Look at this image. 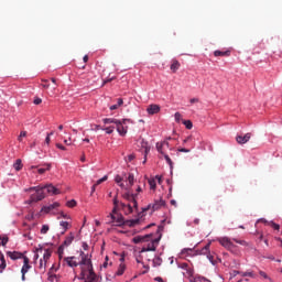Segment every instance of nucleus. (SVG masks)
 <instances>
[{
    "label": "nucleus",
    "mask_w": 282,
    "mask_h": 282,
    "mask_svg": "<svg viewBox=\"0 0 282 282\" xmlns=\"http://www.w3.org/2000/svg\"><path fill=\"white\" fill-rule=\"evenodd\" d=\"M150 151H151V148H149V147H147V148L144 149V160H143V164H147V155H149Z\"/></svg>",
    "instance_id": "obj_39"
},
{
    "label": "nucleus",
    "mask_w": 282,
    "mask_h": 282,
    "mask_svg": "<svg viewBox=\"0 0 282 282\" xmlns=\"http://www.w3.org/2000/svg\"><path fill=\"white\" fill-rule=\"evenodd\" d=\"M237 274H240V275H241V272H240V271H237V270L232 271V276H237Z\"/></svg>",
    "instance_id": "obj_59"
},
{
    "label": "nucleus",
    "mask_w": 282,
    "mask_h": 282,
    "mask_svg": "<svg viewBox=\"0 0 282 282\" xmlns=\"http://www.w3.org/2000/svg\"><path fill=\"white\" fill-rule=\"evenodd\" d=\"M250 138H252L251 133H246L245 135H237L236 142H238V144H246L247 142H250Z\"/></svg>",
    "instance_id": "obj_11"
},
{
    "label": "nucleus",
    "mask_w": 282,
    "mask_h": 282,
    "mask_svg": "<svg viewBox=\"0 0 282 282\" xmlns=\"http://www.w3.org/2000/svg\"><path fill=\"white\" fill-rule=\"evenodd\" d=\"M122 197L123 199H127L128 202L132 203V205L131 204L126 205L121 203V206L126 208L124 209L126 215H131V213H133V208H138V200H137L138 194L126 193L122 195Z\"/></svg>",
    "instance_id": "obj_3"
},
{
    "label": "nucleus",
    "mask_w": 282,
    "mask_h": 282,
    "mask_svg": "<svg viewBox=\"0 0 282 282\" xmlns=\"http://www.w3.org/2000/svg\"><path fill=\"white\" fill-rule=\"evenodd\" d=\"M25 135H28L26 131H21L20 135L18 137L19 142H23V138H25Z\"/></svg>",
    "instance_id": "obj_40"
},
{
    "label": "nucleus",
    "mask_w": 282,
    "mask_h": 282,
    "mask_svg": "<svg viewBox=\"0 0 282 282\" xmlns=\"http://www.w3.org/2000/svg\"><path fill=\"white\" fill-rule=\"evenodd\" d=\"M207 259L213 263V256H210V253L207 254Z\"/></svg>",
    "instance_id": "obj_64"
},
{
    "label": "nucleus",
    "mask_w": 282,
    "mask_h": 282,
    "mask_svg": "<svg viewBox=\"0 0 282 282\" xmlns=\"http://www.w3.org/2000/svg\"><path fill=\"white\" fill-rule=\"evenodd\" d=\"M59 226H62V228H64V231L62 232V235H65V232H67V230L69 229V223H67V221H61Z\"/></svg>",
    "instance_id": "obj_31"
},
{
    "label": "nucleus",
    "mask_w": 282,
    "mask_h": 282,
    "mask_svg": "<svg viewBox=\"0 0 282 282\" xmlns=\"http://www.w3.org/2000/svg\"><path fill=\"white\" fill-rule=\"evenodd\" d=\"M160 239H162V236L155 239L151 237L145 239L140 253L143 254V252H155V250H158V247L160 246Z\"/></svg>",
    "instance_id": "obj_4"
},
{
    "label": "nucleus",
    "mask_w": 282,
    "mask_h": 282,
    "mask_svg": "<svg viewBox=\"0 0 282 282\" xmlns=\"http://www.w3.org/2000/svg\"><path fill=\"white\" fill-rule=\"evenodd\" d=\"M241 276H250V279H257V275L252 271L241 272Z\"/></svg>",
    "instance_id": "obj_30"
},
{
    "label": "nucleus",
    "mask_w": 282,
    "mask_h": 282,
    "mask_svg": "<svg viewBox=\"0 0 282 282\" xmlns=\"http://www.w3.org/2000/svg\"><path fill=\"white\" fill-rule=\"evenodd\" d=\"M174 118H175L176 122H181L182 121V113L175 112Z\"/></svg>",
    "instance_id": "obj_47"
},
{
    "label": "nucleus",
    "mask_w": 282,
    "mask_h": 282,
    "mask_svg": "<svg viewBox=\"0 0 282 282\" xmlns=\"http://www.w3.org/2000/svg\"><path fill=\"white\" fill-rule=\"evenodd\" d=\"M43 166H44V167H40V169L37 170V173H39L40 175H43V173H45L46 171H51V169H52V164H50V163H45V164H43Z\"/></svg>",
    "instance_id": "obj_20"
},
{
    "label": "nucleus",
    "mask_w": 282,
    "mask_h": 282,
    "mask_svg": "<svg viewBox=\"0 0 282 282\" xmlns=\"http://www.w3.org/2000/svg\"><path fill=\"white\" fill-rule=\"evenodd\" d=\"M44 191L48 195H61V191L58 189V187L52 184L44 185Z\"/></svg>",
    "instance_id": "obj_10"
},
{
    "label": "nucleus",
    "mask_w": 282,
    "mask_h": 282,
    "mask_svg": "<svg viewBox=\"0 0 282 282\" xmlns=\"http://www.w3.org/2000/svg\"><path fill=\"white\" fill-rule=\"evenodd\" d=\"M178 268H182V270H187V272L191 274V268H188V263H181Z\"/></svg>",
    "instance_id": "obj_38"
},
{
    "label": "nucleus",
    "mask_w": 282,
    "mask_h": 282,
    "mask_svg": "<svg viewBox=\"0 0 282 282\" xmlns=\"http://www.w3.org/2000/svg\"><path fill=\"white\" fill-rule=\"evenodd\" d=\"M73 241H74V235L70 232L69 236L66 237V239L64 240L63 245L59 246L58 248L59 257L63 253V250H65V247L72 246Z\"/></svg>",
    "instance_id": "obj_9"
},
{
    "label": "nucleus",
    "mask_w": 282,
    "mask_h": 282,
    "mask_svg": "<svg viewBox=\"0 0 282 282\" xmlns=\"http://www.w3.org/2000/svg\"><path fill=\"white\" fill-rule=\"evenodd\" d=\"M56 148L61 149V151H67V149L65 148V145L61 144V143H56Z\"/></svg>",
    "instance_id": "obj_53"
},
{
    "label": "nucleus",
    "mask_w": 282,
    "mask_h": 282,
    "mask_svg": "<svg viewBox=\"0 0 282 282\" xmlns=\"http://www.w3.org/2000/svg\"><path fill=\"white\" fill-rule=\"evenodd\" d=\"M166 205V202L164 199L155 200V203L152 205V210H160L163 206Z\"/></svg>",
    "instance_id": "obj_17"
},
{
    "label": "nucleus",
    "mask_w": 282,
    "mask_h": 282,
    "mask_svg": "<svg viewBox=\"0 0 282 282\" xmlns=\"http://www.w3.org/2000/svg\"><path fill=\"white\" fill-rule=\"evenodd\" d=\"M42 83H44V84H42V87H44V89H50V85L46 84L47 79H42Z\"/></svg>",
    "instance_id": "obj_51"
},
{
    "label": "nucleus",
    "mask_w": 282,
    "mask_h": 282,
    "mask_svg": "<svg viewBox=\"0 0 282 282\" xmlns=\"http://www.w3.org/2000/svg\"><path fill=\"white\" fill-rule=\"evenodd\" d=\"M127 122H131L130 119H122V120H118L116 123V129L119 133V135H127V131H129V127H127Z\"/></svg>",
    "instance_id": "obj_6"
},
{
    "label": "nucleus",
    "mask_w": 282,
    "mask_h": 282,
    "mask_svg": "<svg viewBox=\"0 0 282 282\" xmlns=\"http://www.w3.org/2000/svg\"><path fill=\"white\" fill-rule=\"evenodd\" d=\"M108 219H110L108 224H113L115 226H129V228H133L140 224V219L124 220V217L119 214H109Z\"/></svg>",
    "instance_id": "obj_2"
},
{
    "label": "nucleus",
    "mask_w": 282,
    "mask_h": 282,
    "mask_svg": "<svg viewBox=\"0 0 282 282\" xmlns=\"http://www.w3.org/2000/svg\"><path fill=\"white\" fill-rule=\"evenodd\" d=\"M110 215H118V207L113 206L112 213Z\"/></svg>",
    "instance_id": "obj_57"
},
{
    "label": "nucleus",
    "mask_w": 282,
    "mask_h": 282,
    "mask_svg": "<svg viewBox=\"0 0 282 282\" xmlns=\"http://www.w3.org/2000/svg\"><path fill=\"white\" fill-rule=\"evenodd\" d=\"M164 155V160L167 162L169 166L171 169H173V161L171 160V156H169V154H163Z\"/></svg>",
    "instance_id": "obj_33"
},
{
    "label": "nucleus",
    "mask_w": 282,
    "mask_h": 282,
    "mask_svg": "<svg viewBox=\"0 0 282 282\" xmlns=\"http://www.w3.org/2000/svg\"><path fill=\"white\" fill-rule=\"evenodd\" d=\"M113 127H108V128H105L104 130H106V133H108V134H111V133H113Z\"/></svg>",
    "instance_id": "obj_50"
},
{
    "label": "nucleus",
    "mask_w": 282,
    "mask_h": 282,
    "mask_svg": "<svg viewBox=\"0 0 282 282\" xmlns=\"http://www.w3.org/2000/svg\"><path fill=\"white\" fill-rule=\"evenodd\" d=\"M194 224H195V226H199V219H198V218H195V219H194Z\"/></svg>",
    "instance_id": "obj_63"
},
{
    "label": "nucleus",
    "mask_w": 282,
    "mask_h": 282,
    "mask_svg": "<svg viewBox=\"0 0 282 282\" xmlns=\"http://www.w3.org/2000/svg\"><path fill=\"white\" fill-rule=\"evenodd\" d=\"M48 230H50V226L43 225L41 229V235H47Z\"/></svg>",
    "instance_id": "obj_35"
},
{
    "label": "nucleus",
    "mask_w": 282,
    "mask_h": 282,
    "mask_svg": "<svg viewBox=\"0 0 282 282\" xmlns=\"http://www.w3.org/2000/svg\"><path fill=\"white\" fill-rule=\"evenodd\" d=\"M34 105H41V102H43V99L35 97V99L33 100Z\"/></svg>",
    "instance_id": "obj_52"
},
{
    "label": "nucleus",
    "mask_w": 282,
    "mask_h": 282,
    "mask_svg": "<svg viewBox=\"0 0 282 282\" xmlns=\"http://www.w3.org/2000/svg\"><path fill=\"white\" fill-rule=\"evenodd\" d=\"M164 143H162V142H158L156 143V150H158V152L159 153H161V155H164Z\"/></svg>",
    "instance_id": "obj_32"
},
{
    "label": "nucleus",
    "mask_w": 282,
    "mask_h": 282,
    "mask_svg": "<svg viewBox=\"0 0 282 282\" xmlns=\"http://www.w3.org/2000/svg\"><path fill=\"white\" fill-rule=\"evenodd\" d=\"M214 56H230V51H215Z\"/></svg>",
    "instance_id": "obj_22"
},
{
    "label": "nucleus",
    "mask_w": 282,
    "mask_h": 282,
    "mask_svg": "<svg viewBox=\"0 0 282 282\" xmlns=\"http://www.w3.org/2000/svg\"><path fill=\"white\" fill-rule=\"evenodd\" d=\"M13 169H15V171H21L23 169V164L21 163V159H18L15 161V163L13 164Z\"/></svg>",
    "instance_id": "obj_26"
},
{
    "label": "nucleus",
    "mask_w": 282,
    "mask_h": 282,
    "mask_svg": "<svg viewBox=\"0 0 282 282\" xmlns=\"http://www.w3.org/2000/svg\"><path fill=\"white\" fill-rule=\"evenodd\" d=\"M64 144H66V147H72V137H69L68 140L65 139Z\"/></svg>",
    "instance_id": "obj_49"
},
{
    "label": "nucleus",
    "mask_w": 282,
    "mask_h": 282,
    "mask_svg": "<svg viewBox=\"0 0 282 282\" xmlns=\"http://www.w3.org/2000/svg\"><path fill=\"white\" fill-rule=\"evenodd\" d=\"M189 102L191 105H195V102H199V98H192Z\"/></svg>",
    "instance_id": "obj_55"
},
{
    "label": "nucleus",
    "mask_w": 282,
    "mask_h": 282,
    "mask_svg": "<svg viewBox=\"0 0 282 282\" xmlns=\"http://www.w3.org/2000/svg\"><path fill=\"white\" fill-rule=\"evenodd\" d=\"M104 124H117L118 119H113V118H106L102 120Z\"/></svg>",
    "instance_id": "obj_25"
},
{
    "label": "nucleus",
    "mask_w": 282,
    "mask_h": 282,
    "mask_svg": "<svg viewBox=\"0 0 282 282\" xmlns=\"http://www.w3.org/2000/svg\"><path fill=\"white\" fill-rule=\"evenodd\" d=\"M124 177H127V174H123V176L120 174H117L115 176V182L120 186V188H124V183H122L124 181Z\"/></svg>",
    "instance_id": "obj_16"
},
{
    "label": "nucleus",
    "mask_w": 282,
    "mask_h": 282,
    "mask_svg": "<svg viewBox=\"0 0 282 282\" xmlns=\"http://www.w3.org/2000/svg\"><path fill=\"white\" fill-rule=\"evenodd\" d=\"M6 268H7L6 257L0 251V272H3V270H6Z\"/></svg>",
    "instance_id": "obj_19"
},
{
    "label": "nucleus",
    "mask_w": 282,
    "mask_h": 282,
    "mask_svg": "<svg viewBox=\"0 0 282 282\" xmlns=\"http://www.w3.org/2000/svg\"><path fill=\"white\" fill-rule=\"evenodd\" d=\"M183 123L185 124L186 129H193V122L191 120H185Z\"/></svg>",
    "instance_id": "obj_41"
},
{
    "label": "nucleus",
    "mask_w": 282,
    "mask_h": 282,
    "mask_svg": "<svg viewBox=\"0 0 282 282\" xmlns=\"http://www.w3.org/2000/svg\"><path fill=\"white\" fill-rule=\"evenodd\" d=\"M28 191H35V193L32 194L30 197V203L41 202L42 199H45L46 192L44 186L30 187Z\"/></svg>",
    "instance_id": "obj_5"
},
{
    "label": "nucleus",
    "mask_w": 282,
    "mask_h": 282,
    "mask_svg": "<svg viewBox=\"0 0 282 282\" xmlns=\"http://www.w3.org/2000/svg\"><path fill=\"white\" fill-rule=\"evenodd\" d=\"M178 152L180 153H191V150L186 149V148H178Z\"/></svg>",
    "instance_id": "obj_48"
},
{
    "label": "nucleus",
    "mask_w": 282,
    "mask_h": 282,
    "mask_svg": "<svg viewBox=\"0 0 282 282\" xmlns=\"http://www.w3.org/2000/svg\"><path fill=\"white\" fill-rule=\"evenodd\" d=\"M7 245H8V237L0 236V246H7Z\"/></svg>",
    "instance_id": "obj_42"
},
{
    "label": "nucleus",
    "mask_w": 282,
    "mask_h": 282,
    "mask_svg": "<svg viewBox=\"0 0 282 282\" xmlns=\"http://www.w3.org/2000/svg\"><path fill=\"white\" fill-rule=\"evenodd\" d=\"M153 265H154V268H158V267L162 265V259L160 258V256H156L153 259Z\"/></svg>",
    "instance_id": "obj_28"
},
{
    "label": "nucleus",
    "mask_w": 282,
    "mask_h": 282,
    "mask_svg": "<svg viewBox=\"0 0 282 282\" xmlns=\"http://www.w3.org/2000/svg\"><path fill=\"white\" fill-rule=\"evenodd\" d=\"M83 61H84V63H87V62L89 61V56H88V55H85V56L83 57Z\"/></svg>",
    "instance_id": "obj_62"
},
{
    "label": "nucleus",
    "mask_w": 282,
    "mask_h": 282,
    "mask_svg": "<svg viewBox=\"0 0 282 282\" xmlns=\"http://www.w3.org/2000/svg\"><path fill=\"white\" fill-rule=\"evenodd\" d=\"M58 206H61V204L58 203H53L51 205L44 206L42 207V213H52V210L58 208Z\"/></svg>",
    "instance_id": "obj_14"
},
{
    "label": "nucleus",
    "mask_w": 282,
    "mask_h": 282,
    "mask_svg": "<svg viewBox=\"0 0 282 282\" xmlns=\"http://www.w3.org/2000/svg\"><path fill=\"white\" fill-rule=\"evenodd\" d=\"M7 256L10 257L12 261H17V259H23V257H25L19 251H8Z\"/></svg>",
    "instance_id": "obj_12"
},
{
    "label": "nucleus",
    "mask_w": 282,
    "mask_h": 282,
    "mask_svg": "<svg viewBox=\"0 0 282 282\" xmlns=\"http://www.w3.org/2000/svg\"><path fill=\"white\" fill-rule=\"evenodd\" d=\"M124 270H127V267L121 263L117 270V276H122L124 274Z\"/></svg>",
    "instance_id": "obj_23"
},
{
    "label": "nucleus",
    "mask_w": 282,
    "mask_h": 282,
    "mask_svg": "<svg viewBox=\"0 0 282 282\" xmlns=\"http://www.w3.org/2000/svg\"><path fill=\"white\" fill-rule=\"evenodd\" d=\"M122 105H124V101L122 100V98L117 99V104L110 106V111H116V109H118L119 107H122Z\"/></svg>",
    "instance_id": "obj_21"
},
{
    "label": "nucleus",
    "mask_w": 282,
    "mask_h": 282,
    "mask_svg": "<svg viewBox=\"0 0 282 282\" xmlns=\"http://www.w3.org/2000/svg\"><path fill=\"white\" fill-rule=\"evenodd\" d=\"M45 265H47V262L44 259L40 260V270H45Z\"/></svg>",
    "instance_id": "obj_43"
},
{
    "label": "nucleus",
    "mask_w": 282,
    "mask_h": 282,
    "mask_svg": "<svg viewBox=\"0 0 282 282\" xmlns=\"http://www.w3.org/2000/svg\"><path fill=\"white\" fill-rule=\"evenodd\" d=\"M45 142H46V144H50V142H51L50 134L46 135Z\"/></svg>",
    "instance_id": "obj_61"
},
{
    "label": "nucleus",
    "mask_w": 282,
    "mask_h": 282,
    "mask_svg": "<svg viewBox=\"0 0 282 282\" xmlns=\"http://www.w3.org/2000/svg\"><path fill=\"white\" fill-rule=\"evenodd\" d=\"M260 276H262L263 279H268V273L263 272V271H259Z\"/></svg>",
    "instance_id": "obj_54"
},
{
    "label": "nucleus",
    "mask_w": 282,
    "mask_h": 282,
    "mask_svg": "<svg viewBox=\"0 0 282 282\" xmlns=\"http://www.w3.org/2000/svg\"><path fill=\"white\" fill-rule=\"evenodd\" d=\"M180 67H181L180 61L173 59L172 64L170 66V69L173 72V74H175V72H177V69H180Z\"/></svg>",
    "instance_id": "obj_18"
},
{
    "label": "nucleus",
    "mask_w": 282,
    "mask_h": 282,
    "mask_svg": "<svg viewBox=\"0 0 282 282\" xmlns=\"http://www.w3.org/2000/svg\"><path fill=\"white\" fill-rule=\"evenodd\" d=\"M107 180H108V176L105 175L104 177H101L100 180H98V181L95 183V185H96V186H100V184H102V182H107Z\"/></svg>",
    "instance_id": "obj_36"
},
{
    "label": "nucleus",
    "mask_w": 282,
    "mask_h": 282,
    "mask_svg": "<svg viewBox=\"0 0 282 282\" xmlns=\"http://www.w3.org/2000/svg\"><path fill=\"white\" fill-rule=\"evenodd\" d=\"M32 270V265H30V258L23 257V265L21 269V274H22V281H25V274Z\"/></svg>",
    "instance_id": "obj_8"
},
{
    "label": "nucleus",
    "mask_w": 282,
    "mask_h": 282,
    "mask_svg": "<svg viewBox=\"0 0 282 282\" xmlns=\"http://www.w3.org/2000/svg\"><path fill=\"white\" fill-rule=\"evenodd\" d=\"M135 160V154H129L127 158H126V162H133Z\"/></svg>",
    "instance_id": "obj_46"
},
{
    "label": "nucleus",
    "mask_w": 282,
    "mask_h": 282,
    "mask_svg": "<svg viewBox=\"0 0 282 282\" xmlns=\"http://www.w3.org/2000/svg\"><path fill=\"white\" fill-rule=\"evenodd\" d=\"M217 241L218 243H220V246H223V248H226V250H229V252H235V248H237L235 243H232V240L228 237L217 238Z\"/></svg>",
    "instance_id": "obj_7"
},
{
    "label": "nucleus",
    "mask_w": 282,
    "mask_h": 282,
    "mask_svg": "<svg viewBox=\"0 0 282 282\" xmlns=\"http://www.w3.org/2000/svg\"><path fill=\"white\" fill-rule=\"evenodd\" d=\"M151 237H153V235H145V236H137L133 238V241L135 243H144V241H147L148 239H151Z\"/></svg>",
    "instance_id": "obj_15"
},
{
    "label": "nucleus",
    "mask_w": 282,
    "mask_h": 282,
    "mask_svg": "<svg viewBox=\"0 0 282 282\" xmlns=\"http://www.w3.org/2000/svg\"><path fill=\"white\" fill-rule=\"evenodd\" d=\"M269 225H270L271 227H273L274 230H281V226H279V224H276V223H274V221L269 223Z\"/></svg>",
    "instance_id": "obj_44"
},
{
    "label": "nucleus",
    "mask_w": 282,
    "mask_h": 282,
    "mask_svg": "<svg viewBox=\"0 0 282 282\" xmlns=\"http://www.w3.org/2000/svg\"><path fill=\"white\" fill-rule=\"evenodd\" d=\"M232 241H235V243H239L240 246H248V242H246V240H239L237 238H234Z\"/></svg>",
    "instance_id": "obj_37"
},
{
    "label": "nucleus",
    "mask_w": 282,
    "mask_h": 282,
    "mask_svg": "<svg viewBox=\"0 0 282 282\" xmlns=\"http://www.w3.org/2000/svg\"><path fill=\"white\" fill-rule=\"evenodd\" d=\"M118 204H119V202H118V196H116V197L113 198V206H116V208H118Z\"/></svg>",
    "instance_id": "obj_56"
},
{
    "label": "nucleus",
    "mask_w": 282,
    "mask_h": 282,
    "mask_svg": "<svg viewBox=\"0 0 282 282\" xmlns=\"http://www.w3.org/2000/svg\"><path fill=\"white\" fill-rule=\"evenodd\" d=\"M66 206H67L68 208H74V207L76 206V202H75L74 199L68 200V202L66 203Z\"/></svg>",
    "instance_id": "obj_45"
},
{
    "label": "nucleus",
    "mask_w": 282,
    "mask_h": 282,
    "mask_svg": "<svg viewBox=\"0 0 282 282\" xmlns=\"http://www.w3.org/2000/svg\"><path fill=\"white\" fill-rule=\"evenodd\" d=\"M82 260L79 262L76 261V257H67L64 258V263L68 265V268H78L80 265V274L78 279L84 282H96L98 281V275L94 272V264H91V258L89 254H85V252H80Z\"/></svg>",
    "instance_id": "obj_1"
},
{
    "label": "nucleus",
    "mask_w": 282,
    "mask_h": 282,
    "mask_svg": "<svg viewBox=\"0 0 282 282\" xmlns=\"http://www.w3.org/2000/svg\"><path fill=\"white\" fill-rule=\"evenodd\" d=\"M149 185L152 191H155L158 184L155 183V180L151 178L149 180Z\"/></svg>",
    "instance_id": "obj_34"
},
{
    "label": "nucleus",
    "mask_w": 282,
    "mask_h": 282,
    "mask_svg": "<svg viewBox=\"0 0 282 282\" xmlns=\"http://www.w3.org/2000/svg\"><path fill=\"white\" fill-rule=\"evenodd\" d=\"M199 254H210V242L199 251Z\"/></svg>",
    "instance_id": "obj_24"
},
{
    "label": "nucleus",
    "mask_w": 282,
    "mask_h": 282,
    "mask_svg": "<svg viewBox=\"0 0 282 282\" xmlns=\"http://www.w3.org/2000/svg\"><path fill=\"white\" fill-rule=\"evenodd\" d=\"M154 281L164 282V279H162V278H160V276H156V278H154Z\"/></svg>",
    "instance_id": "obj_58"
},
{
    "label": "nucleus",
    "mask_w": 282,
    "mask_h": 282,
    "mask_svg": "<svg viewBox=\"0 0 282 282\" xmlns=\"http://www.w3.org/2000/svg\"><path fill=\"white\" fill-rule=\"evenodd\" d=\"M130 186H133L134 182H135V176L133 175V173H129L128 177L126 178Z\"/></svg>",
    "instance_id": "obj_29"
},
{
    "label": "nucleus",
    "mask_w": 282,
    "mask_h": 282,
    "mask_svg": "<svg viewBox=\"0 0 282 282\" xmlns=\"http://www.w3.org/2000/svg\"><path fill=\"white\" fill-rule=\"evenodd\" d=\"M50 257H52V251L50 249H45L43 253V260L47 262Z\"/></svg>",
    "instance_id": "obj_27"
},
{
    "label": "nucleus",
    "mask_w": 282,
    "mask_h": 282,
    "mask_svg": "<svg viewBox=\"0 0 282 282\" xmlns=\"http://www.w3.org/2000/svg\"><path fill=\"white\" fill-rule=\"evenodd\" d=\"M147 111L150 116H155V113H160V106L158 105H150L147 108Z\"/></svg>",
    "instance_id": "obj_13"
},
{
    "label": "nucleus",
    "mask_w": 282,
    "mask_h": 282,
    "mask_svg": "<svg viewBox=\"0 0 282 282\" xmlns=\"http://www.w3.org/2000/svg\"><path fill=\"white\" fill-rule=\"evenodd\" d=\"M161 143L163 144V147H166V148L169 149V147H170L169 141H163V142H161Z\"/></svg>",
    "instance_id": "obj_60"
}]
</instances>
